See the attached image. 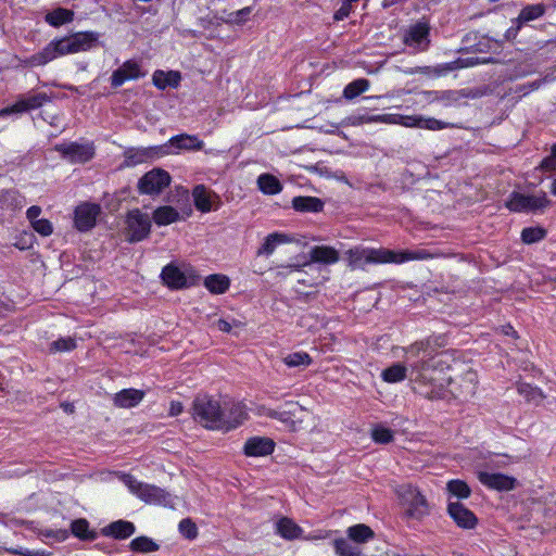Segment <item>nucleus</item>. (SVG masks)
Masks as SVG:
<instances>
[{"instance_id":"nucleus-62","label":"nucleus","mask_w":556,"mask_h":556,"mask_svg":"<svg viewBox=\"0 0 556 556\" xmlns=\"http://www.w3.org/2000/svg\"><path fill=\"white\" fill-rule=\"evenodd\" d=\"M269 416H270V417H273V418H278V419L283 420V418H282V414H279V413H277V412H270V413H269Z\"/></svg>"},{"instance_id":"nucleus-14","label":"nucleus","mask_w":556,"mask_h":556,"mask_svg":"<svg viewBox=\"0 0 556 556\" xmlns=\"http://www.w3.org/2000/svg\"><path fill=\"white\" fill-rule=\"evenodd\" d=\"M100 206L92 203H83L75 210V226L79 231H87L96 225Z\"/></svg>"},{"instance_id":"nucleus-55","label":"nucleus","mask_w":556,"mask_h":556,"mask_svg":"<svg viewBox=\"0 0 556 556\" xmlns=\"http://www.w3.org/2000/svg\"><path fill=\"white\" fill-rule=\"evenodd\" d=\"M40 213H41V208L37 205H33L27 210L26 215H27V218L33 224L34 220H39L38 216L40 215Z\"/></svg>"},{"instance_id":"nucleus-38","label":"nucleus","mask_w":556,"mask_h":556,"mask_svg":"<svg viewBox=\"0 0 556 556\" xmlns=\"http://www.w3.org/2000/svg\"><path fill=\"white\" fill-rule=\"evenodd\" d=\"M179 218V213L172 206H161L153 213L154 222L160 226L169 225Z\"/></svg>"},{"instance_id":"nucleus-4","label":"nucleus","mask_w":556,"mask_h":556,"mask_svg":"<svg viewBox=\"0 0 556 556\" xmlns=\"http://www.w3.org/2000/svg\"><path fill=\"white\" fill-rule=\"evenodd\" d=\"M122 481L134 495L148 504L174 506V497L159 486L140 482L131 475H123Z\"/></svg>"},{"instance_id":"nucleus-53","label":"nucleus","mask_w":556,"mask_h":556,"mask_svg":"<svg viewBox=\"0 0 556 556\" xmlns=\"http://www.w3.org/2000/svg\"><path fill=\"white\" fill-rule=\"evenodd\" d=\"M33 228L41 236H50L53 231V226L48 219L34 220Z\"/></svg>"},{"instance_id":"nucleus-10","label":"nucleus","mask_w":556,"mask_h":556,"mask_svg":"<svg viewBox=\"0 0 556 556\" xmlns=\"http://www.w3.org/2000/svg\"><path fill=\"white\" fill-rule=\"evenodd\" d=\"M127 239L130 242H138L148 237L151 229V220L147 214L139 210L130 211L126 219Z\"/></svg>"},{"instance_id":"nucleus-30","label":"nucleus","mask_w":556,"mask_h":556,"mask_svg":"<svg viewBox=\"0 0 556 556\" xmlns=\"http://www.w3.org/2000/svg\"><path fill=\"white\" fill-rule=\"evenodd\" d=\"M292 206L299 212H320L324 203L315 197H295L292 200Z\"/></svg>"},{"instance_id":"nucleus-56","label":"nucleus","mask_w":556,"mask_h":556,"mask_svg":"<svg viewBox=\"0 0 556 556\" xmlns=\"http://www.w3.org/2000/svg\"><path fill=\"white\" fill-rule=\"evenodd\" d=\"M541 166L545 170H555L556 160L553 156L548 155L541 162Z\"/></svg>"},{"instance_id":"nucleus-21","label":"nucleus","mask_w":556,"mask_h":556,"mask_svg":"<svg viewBox=\"0 0 556 556\" xmlns=\"http://www.w3.org/2000/svg\"><path fill=\"white\" fill-rule=\"evenodd\" d=\"M162 279L164 282L174 289H181L188 287L191 282L185 271L173 264L166 265L162 270Z\"/></svg>"},{"instance_id":"nucleus-48","label":"nucleus","mask_w":556,"mask_h":556,"mask_svg":"<svg viewBox=\"0 0 556 556\" xmlns=\"http://www.w3.org/2000/svg\"><path fill=\"white\" fill-rule=\"evenodd\" d=\"M251 13H252V8L245 7L236 12L229 13L227 18L225 20V22L227 24H232V25H242L249 20Z\"/></svg>"},{"instance_id":"nucleus-32","label":"nucleus","mask_w":556,"mask_h":556,"mask_svg":"<svg viewBox=\"0 0 556 556\" xmlns=\"http://www.w3.org/2000/svg\"><path fill=\"white\" fill-rule=\"evenodd\" d=\"M407 372L408 370L405 363H395L382 370L381 378L386 382L396 383L403 381L407 377Z\"/></svg>"},{"instance_id":"nucleus-52","label":"nucleus","mask_w":556,"mask_h":556,"mask_svg":"<svg viewBox=\"0 0 556 556\" xmlns=\"http://www.w3.org/2000/svg\"><path fill=\"white\" fill-rule=\"evenodd\" d=\"M518 392L522 395H525V397L528 400V401H533V400H536L538 397H541L542 394L540 392V390L538 388H533L531 387L530 384H527V383H521L518 386Z\"/></svg>"},{"instance_id":"nucleus-9","label":"nucleus","mask_w":556,"mask_h":556,"mask_svg":"<svg viewBox=\"0 0 556 556\" xmlns=\"http://www.w3.org/2000/svg\"><path fill=\"white\" fill-rule=\"evenodd\" d=\"M170 182L169 174L161 168H154L144 174L138 181V189L143 194H159Z\"/></svg>"},{"instance_id":"nucleus-59","label":"nucleus","mask_w":556,"mask_h":556,"mask_svg":"<svg viewBox=\"0 0 556 556\" xmlns=\"http://www.w3.org/2000/svg\"><path fill=\"white\" fill-rule=\"evenodd\" d=\"M521 25H522V24L516 23V26H511L510 28H508V29H507V31H506L505 37H506L507 39H513V38H515V37L517 36V34H518V31H519V29H520Z\"/></svg>"},{"instance_id":"nucleus-63","label":"nucleus","mask_w":556,"mask_h":556,"mask_svg":"<svg viewBox=\"0 0 556 556\" xmlns=\"http://www.w3.org/2000/svg\"><path fill=\"white\" fill-rule=\"evenodd\" d=\"M551 156H553L556 160V144L552 147Z\"/></svg>"},{"instance_id":"nucleus-5","label":"nucleus","mask_w":556,"mask_h":556,"mask_svg":"<svg viewBox=\"0 0 556 556\" xmlns=\"http://www.w3.org/2000/svg\"><path fill=\"white\" fill-rule=\"evenodd\" d=\"M394 492L408 518L421 519L428 514V504L425 496L413 485H396Z\"/></svg>"},{"instance_id":"nucleus-51","label":"nucleus","mask_w":556,"mask_h":556,"mask_svg":"<svg viewBox=\"0 0 556 556\" xmlns=\"http://www.w3.org/2000/svg\"><path fill=\"white\" fill-rule=\"evenodd\" d=\"M76 348V342L73 338H60L50 344L51 352H70Z\"/></svg>"},{"instance_id":"nucleus-22","label":"nucleus","mask_w":556,"mask_h":556,"mask_svg":"<svg viewBox=\"0 0 556 556\" xmlns=\"http://www.w3.org/2000/svg\"><path fill=\"white\" fill-rule=\"evenodd\" d=\"M144 397V392L138 389H124L114 395V405L121 408L137 406Z\"/></svg>"},{"instance_id":"nucleus-50","label":"nucleus","mask_w":556,"mask_h":556,"mask_svg":"<svg viewBox=\"0 0 556 556\" xmlns=\"http://www.w3.org/2000/svg\"><path fill=\"white\" fill-rule=\"evenodd\" d=\"M179 532L188 540H193L198 536V528L190 518L182 519L178 525Z\"/></svg>"},{"instance_id":"nucleus-18","label":"nucleus","mask_w":556,"mask_h":556,"mask_svg":"<svg viewBox=\"0 0 556 556\" xmlns=\"http://www.w3.org/2000/svg\"><path fill=\"white\" fill-rule=\"evenodd\" d=\"M275 443L268 438L253 437L244 444V454L251 457L267 456L274 452Z\"/></svg>"},{"instance_id":"nucleus-6","label":"nucleus","mask_w":556,"mask_h":556,"mask_svg":"<svg viewBox=\"0 0 556 556\" xmlns=\"http://www.w3.org/2000/svg\"><path fill=\"white\" fill-rule=\"evenodd\" d=\"M549 205V200L544 191L535 194L513 192L506 202V207L511 212H538Z\"/></svg>"},{"instance_id":"nucleus-60","label":"nucleus","mask_w":556,"mask_h":556,"mask_svg":"<svg viewBox=\"0 0 556 556\" xmlns=\"http://www.w3.org/2000/svg\"><path fill=\"white\" fill-rule=\"evenodd\" d=\"M309 265V262H304L303 264H290L287 266H283L285 268L289 269L290 271H299L302 267Z\"/></svg>"},{"instance_id":"nucleus-15","label":"nucleus","mask_w":556,"mask_h":556,"mask_svg":"<svg viewBox=\"0 0 556 556\" xmlns=\"http://www.w3.org/2000/svg\"><path fill=\"white\" fill-rule=\"evenodd\" d=\"M479 481L491 490L510 491L516 485V479L503 473H494L488 471H478Z\"/></svg>"},{"instance_id":"nucleus-35","label":"nucleus","mask_w":556,"mask_h":556,"mask_svg":"<svg viewBox=\"0 0 556 556\" xmlns=\"http://www.w3.org/2000/svg\"><path fill=\"white\" fill-rule=\"evenodd\" d=\"M72 533L85 541H93L98 538V534L96 531L90 530L89 522L86 519H77L74 520L71 525Z\"/></svg>"},{"instance_id":"nucleus-61","label":"nucleus","mask_w":556,"mask_h":556,"mask_svg":"<svg viewBox=\"0 0 556 556\" xmlns=\"http://www.w3.org/2000/svg\"><path fill=\"white\" fill-rule=\"evenodd\" d=\"M21 556H37L36 553L29 551V549H23V553H21Z\"/></svg>"},{"instance_id":"nucleus-12","label":"nucleus","mask_w":556,"mask_h":556,"mask_svg":"<svg viewBox=\"0 0 556 556\" xmlns=\"http://www.w3.org/2000/svg\"><path fill=\"white\" fill-rule=\"evenodd\" d=\"M480 64L478 58H467V59H457L453 62L439 64L437 66H422L416 68L415 73H420L425 75H430L434 77L444 76L450 72L470 67Z\"/></svg>"},{"instance_id":"nucleus-8","label":"nucleus","mask_w":556,"mask_h":556,"mask_svg":"<svg viewBox=\"0 0 556 556\" xmlns=\"http://www.w3.org/2000/svg\"><path fill=\"white\" fill-rule=\"evenodd\" d=\"M49 101L50 97L46 92H29L21 96L14 104L0 110V117H5L11 114H22L39 109Z\"/></svg>"},{"instance_id":"nucleus-47","label":"nucleus","mask_w":556,"mask_h":556,"mask_svg":"<svg viewBox=\"0 0 556 556\" xmlns=\"http://www.w3.org/2000/svg\"><path fill=\"white\" fill-rule=\"evenodd\" d=\"M447 490L451 494L458 498H467L470 495V489L466 482L462 480H451L447 483Z\"/></svg>"},{"instance_id":"nucleus-37","label":"nucleus","mask_w":556,"mask_h":556,"mask_svg":"<svg viewBox=\"0 0 556 556\" xmlns=\"http://www.w3.org/2000/svg\"><path fill=\"white\" fill-rule=\"evenodd\" d=\"M346 533L349 539L356 544L365 543L374 536V531L363 523L348 528Z\"/></svg>"},{"instance_id":"nucleus-49","label":"nucleus","mask_w":556,"mask_h":556,"mask_svg":"<svg viewBox=\"0 0 556 556\" xmlns=\"http://www.w3.org/2000/svg\"><path fill=\"white\" fill-rule=\"evenodd\" d=\"M371 438L376 443L387 444L393 440V431L383 426H377L371 431Z\"/></svg>"},{"instance_id":"nucleus-25","label":"nucleus","mask_w":556,"mask_h":556,"mask_svg":"<svg viewBox=\"0 0 556 556\" xmlns=\"http://www.w3.org/2000/svg\"><path fill=\"white\" fill-rule=\"evenodd\" d=\"M180 80L181 75L177 71L164 72L157 70L152 75L153 85L161 90H164L167 87L177 88L180 84Z\"/></svg>"},{"instance_id":"nucleus-26","label":"nucleus","mask_w":556,"mask_h":556,"mask_svg":"<svg viewBox=\"0 0 556 556\" xmlns=\"http://www.w3.org/2000/svg\"><path fill=\"white\" fill-rule=\"evenodd\" d=\"M291 242H293V238L291 236L281 232H273L265 238L263 244L257 250V255L269 256L278 245Z\"/></svg>"},{"instance_id":"nucleus-16","label":"nucleus","mask_w":556,"mask_h":556,"mask_svg":"<svg viewBox=\"0 0 556 556\" xmlns=\"http://www.w3.org/2000/svg\"><path fill=\"white\" fill-rule=\"evenodd\" d=\"M447 511L455 523L464 529H472L477 525V517L475 514L465 507L460 502H450Z\"/></svg>"},{"instance_id":"nucleus-29","label":"nucleus","mask_w":556,"mask_h":556,"mask_svg":"<svg viewBox=\"0 0 556 556\" xmlns=\"http://www.w3.org/2000/svg\"><path fill=\"white\" fill-rule=\"evenodd\" d=\"M413 124L410 128H422L428 130H442L453 127V124L437 119L434 117H425L421 115H412Z\"/></svg>"},{"instance_id":"nucleus-54","label":"nucleus","mask_w":556,"mask_h":556,"mask_svg":"<svg viewBox=\"0 0 556 556\" xmlns=\"http://www.w3.org/2000/svg\"><path fill=\"white\" fill-rule=\"evenodd\" d=\"M351 11L352 5L343 1L341 7L336 11L333 17L336 21H343L350 15Z\"/></svg>"},{"instance_id":"nucleus-1","label":"nucleus","mask_w":556,"mask_h":556,"mask_svg":"<svg viewBox=\"0 0 556 556\" xmlns=\"http://www.w3.org/2000/svg\"><path fill=\"white\" fill-rule=\"evenodd\" d=\"M193 419L210 430L228 432L238 428L248 417L242 402L199 395L192 403Z\"/></svg>"},{"instance_id":"nucleus-27","label":"nucleus","mask_w":556,"mask_h":556,"mask_svg":"<svg viewBox=\"0 0 556 556\" xmlns=\"http://www.w3.org/2000/svg\"><path fill=\"white\" fill-rule=\"evenodd\" d=\"M192 195L197 210L202 213H207L213 210V198L215 195L205 186H195Z\"/></svg>"},{"instance_id":"nucleus-7","label":"nucleus","mask_w":556,"mask_h":556,"mask_svg":"<svg viewBox=\"0 0 556 556\" xmlns=\"http://www.w3.org/2000/svg\"><path fill=\"white\" fill-rule=\"evenodd\" d=\"M350 265L364 268L367 264L391 263L392 251L387 249L354 248L349 250Z\"/></svg>"},{"instance_id":"nucleus-40","label":"nucleus","mask_w":556,"mask_h":556,"mask_svg":"<svg viewBox=\"0 0 556 556\" xmlns=\"http://www.w3.org/2000/svg\"><path fill=\"white\" fill-rule=\"evenodd\" d=\"M129 547L134 552L147 554L159 551L160 545L156 542H154L151 538L141 535L134 539L130 542Z\"/></svg>"},{"instance_id":"nucleus-57","label":"nucleus","mask_w":556,"mask_h":556,"mask_svg":"<svg viewBox=\"0 0 556 556\" xmlns=\"http://www.w3.org/2000/svg\"><path fill=\"white\" fill-rule=\"evenodd\" d=\"M184 407L180 402H172L169 407L170 416H178L182 412Z\"/></svg>"},{"instance_id":"nucleus-17","label":"nucleus","mask_w":556,"mask_h":556,"mask_svg":"<svg viewBox=\"0 0 556 556\" xmlns=\"http://www.w3.org/2000/svg\"><path fill=\"white\" fill-rule=\"evenodd\" d=\"M429 28L426 24L418 23L409 28L405 36V43L415 50L424 51L429 46Z\"/></svg>"},{"instance_id":"nucleus-36","label":"nucleus","mask_w":556,"mask_h":556,"mask_svg":"<svg viewBox=\"0 0 556 556\" xmlns=\"http://www.w3.org/2000/svg\"><path fill=\"white\" fill-rule=\"evenodd\" d=\"M257 186L265 194H277L282 190L280 181L270 174H262L257 178Z\"/></svg>"},{"instance_id":"nucleus-45","label":"nucleus","mask_w":556,"mask_h":556,"mask_svg":"<svg viewBox=\"0 0 556 556\" xmlns=\"http://www.w3.org/2000/svg\"><path fill=\"white\" fill-rule=\"evenodd\" d=\"M546 236V230L541 227H528L521 231V240L526 244L536 243L543 240Z\"/></svg>"},{"instance_id":"nucleus-58","label":"nucleus","mask_w":556,"mask_h":556,"mask_svg":"<svg viewBox=\"0 0 556 556\" xmlns=\"http://www.w3.org/2000/svg\"><path fill=\"white\" fill-rule=\"evenodd\" d=\"M216 326L218 330L223 332H230L231 331V324L228 320L225 319H218L216 323Z\"/></svg>"},{"instance_id":"nucleus-33","label":"nucleus","mask_w":556,"mask_h":556,"mask_svg":"<svg viewBox=\"0 0 556 556\" xmlns=\"http://www.w3.org/2000/svg\"><path fill=\"white\" fill-rule=\"evenodd\" d=\"M545 5L543 3L526 5L519 13L514 23H528L543 16L545 13Z\"/></svg>"},{"instance_id":"nucleus-2","label":"nucleus","mask_w":556,"mask_h":556,"mask_svg":"<svg viewBox=\"0 0 556 556\" xmlns=\"http://www.w3.org/2000/svg\"><path fill=\"white\" fill-rule=\"evenodd\" d=\"M98 40L99 34L96 31H79L54 39L40 52L33 54L28 63L31 66H41L60 56L88 51L96 47Z\"/></svg>"},{"instance_id":"nucleus-28","label":"nucleus","mask_w":556,"mask_h":556,"mask_svg":"<svg viewBox=\"0 0 556 556\" xmlns=\"http://www.w3.org/2000/svg\"><path fill=\"white\" fill-rule=\"evenodd\" d=\"M276 529L278 534L286 540L299 539L303 533L302 528L287 517L280 518L277 521Z\"/></svg>"},{"instance_id":"nucleus-43","label":"nucleus","mask_w":556,"mask_h":556,"mask_svg":"<svg viewBox=\"0 0 556 556\" xmlns=\"http://www.w3.org/2000/svg\"><path fill=\"white\" fill-rule=\"evenodd\" d=\"M426 94L430 102L439 101L445 106H450L459 99L457 91L454 90L427 91Z\"/></svg>"},{"instance_id":"nucleus-24","label":"nucleus","mask_w":556,"mask_h":556,"mask_svg":"<svg viewBox=\"0 0 556 556\" xmlns=\"http://www.w3.org/2000/svg\"><path fill=\"white\" fill-rule=\"evenodd\" d=\"M168 147L175 148L178 150H193L199 151L204 147V142L200 140L197 136L181 134L172 137L168 140Z\"/></svg>"},{"instance_id":"nucleus-3","label":"nucleus","mask_w":556,"mask_h":556,"mask_svg":"<svg viewBox=\"0 0 556 556\" xmlns=\"http://www.w3.org/2000/svg\"><path fill=\"white\" fill-rule=\"evenodd\" d=\"M433 358L434 351L429 341H418L404 349V363L412 380L429 381V371L434 367Z\"/></svg>"},{"instance_id":"nucleus-42","label":"nucleus","mask_w":556,"mask_h":556,"mask_svg":"<svg viewBox=\"0 0 556 556\" xmlns=\"http://www.w3.org/2000/svg\"><path fill=\"white\" fill-rule=\"evenodd\" d=\"M0 202L8 208L14 211L24 206L25 199L15 190H7L0 193Z\"/></svg>"},{"instance_id":"nucleus-19","label":"nucleus","mask_w":556,"mask_h":556,"mask_svg":"<svg viewBox=\"0 0 556 556\" xmlns=\"http://www.w3.org/2000/svg\"><path fill=\"white\" fill-rule=\"evenodd\" d=\"M412 115H401V114H377V115H367L358 118V123H383L390 125H401L407 128H410L413 124Z\"/></svg>"},{"instance_id":"nucleus-39","label":"nucleus","mask_w":556,"mask_h":556,"mask_svg":"<svg viewBox=\"0 0 556 556\" xmlns=\"http://www.w3.org/2000/svg\"><path fill=\"white\" fill-rule=\"evenodd\" d=\"M152 155L150 149L144 148H131L125 152V165L136 166L146 162Z\"/></svg>"},{"instance_id":"nucleus-44","label":"nucleus","mask_w":556,"mask_h":556,"mask_svg":"<svg viewBox=\"0 0 556 556\" xmlns=\"http://www.w3.org/2000/svg\"><path fill=\"white\" fill-rule=\"evenodd\" d=\"M430 254L426 251H406L401 253H395L392 251V260L391 263L401 264L407 261L413 260H426L429 258Z\"/></svg>"},{"instance_id":"nucleus-13","label":"nucleus","mask_w":556,"mask_h":556,"mask_svg":"<svg viewBox=\"0 0 556 556\" xmlns=\"http://www.w3.org/2000/svg\"><path fill=\"white\" fill-rule=\"evenodd\" d=\"M144 75L146 73L141 70L140 64L137 61L128 60L112 73L111 86L113 88H117L127 80L138 79Z\"/></svg>"},{"instance_id":"nucleus-34","label":"nucleus","mask_w":556,"mask_h":556,"mask_svg":"<svg viewBox=\"0 0 556 556\" xmlns=\"http://www.w3.org/2000/svg\"><path fill=\"white\" fill-rule=\"evenodd\" d=\"M73 18L74 12L64 8H58L55 10H52L46 15V22L54 27H59L66 23H70L73 21Z\"/></svg>"},{"instance_id":"nucleus-23","label":"nucleus","mask_w":556,"mask_h":556,"mask_svg":"<svg viewBox=\"0 0 556 556\" xmlns=\"http://www.w3.org/2000/svg\"><path fill=\"white\" fill-rule=\"evenodd\" d=\"M136 531L132 522L126 520H117L111 522L102 529V533L106 536H112L117 540H125L131 536Z\"/></svg>"},{"instance_id":"nucleus-20","label":"nucleus","mask_w":556,"mask_h":556,"mask_svg":"<svg viewBox=\"0 0 556 556\" xmlns=\"http://www.w3.org/2000/svg\"><path fill=\"white\" fill-rule=\"evenodd\" d=\"M308 255L309 264L333 265L340 260L339 252L330 245H315L309 250Z\"/></svg>"},{"instance_id":"nucleus-41","label":"nucleus","mask_w":556,"mask_h":556,"mask_svg":"<svg viewBox=\"0 0 556 556\" xmlns=\"http://www.w3.org/2000/svg\"><path fill=\"white\" fill-rule=\"evenodd\" d=\"M369 81L365 78H358L348 84L343 90V97L346 100H353L369 88Z\"/></svg>"},{"instance_id":"nucleus-46","label":"nucleus","mask_w":556,"mask_h":556,"mask_svg":"<svg viewBox=\"0 0 556 556\" xmlns=\"http://www.w3.org/2000/svg\"><path fill=\"white\" fill-rule=\"evenodd\" d=\"M288 367L308 366L312 363L311 356L306 352H294L283 358Z\"/></svg>"},{"instance_id":"nucleus-64","label":"nucleus","mask_w":556,"mask_h":556,"mask_svg":"<svg viewBox=\"0 0 556 556\" xmlns=\"http://www.w3.org/2000/svg\"><path fill=\"white\" fill-rule=\"evenodd\" d=\"M551 191H552V193H553V194H555V195H556V179H555V180L553 181V184H552Z\"/></svg>"},{"instance_id":"nucleus-11","label":"nucleus","mask_w":556,"mask_h":556,"mask_svg":"<svg viewBox=\"0 0 556 556\" xmlns=\"http://www.w3.org/2000/svg\"><path fill=\"white\" fill-rule=\"evenodd\" d=\"M55 151L62 154V157L71 163H86L94 155L92 144H79L77 142L60 143L55 146Z\"/></svg>"},{"instance_id":"nucleus-31","label":"nucleus","mask_w":556,"mask_h":556,"mask_svg":"<svg viewBox=\"0 0 556 556\" xmlns=\"http://www.w3.org/2000/svg\"><path fill=\"white\" fill-rule=\"evenodd\" d=\"M204 286L212 293L223 294L229 289L230 281L229 278L225 275L213 274L205 278Z\"/></svg>"}]
</instances>
